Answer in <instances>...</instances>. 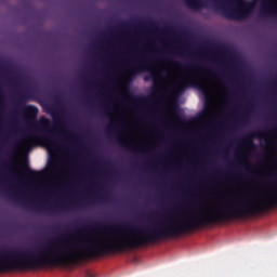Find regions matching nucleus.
I'll list each match as a JSON object with an SVG mask.
<instances>
[{"mask_svg": "<svg viewBox=\"0 0 277 277\" xmlns=\"http://www.w3.org/2000/svg\"><path fill=\"white\" fill-rule=\"evenodd\" d=\"M214 10L228 21L248 18L254 10V3L246 0H214Z\"/></svg>", "mask_w": 277, "mask_h": 277, "instance_id": "1", "label": "nucleus"}, {"mask_svg": "<svg viewBox=\"0 0 277 277\" xmlns=\"http://www.w3.org/2000/svg\"><path fill=\"white\" fill-rule=\"evenodd\" d=\"M51 121L49 118H41L34 130H29L23 136V142H44L48 146H58L60 141L53 130H49Z\"/></svg>", "mask_w": 277, "mask_h": 277, "instance_id": "2", "label": "nucleus"}, {"mask_svg": "<svg viewBox=\"0 0 277 277\" xmlns=\"http://www.w3.org/2000/svg\"><path fill=\"white\" fill-rule=\"evenodd\" d=\"M69 228H71V230H74V233H76V235H83V233H85V230H94V228H100V229H103V228H119L120 230H127L131 227L124 225V224H121V225H118V224H113V225H102V224H97V225H91V224H87L84 225V227H77V226H63V229L64 230H68Z\"/></svg>", "mask_w": 277, "mask_h": 277, "instance_id": "3", "label": "nucleus"}, {"mask_svg": "<svg viewBox=\"0 0 277 277\" xmlns=\"http://www.w3.org/2000/svg\"><path fill=\"white\" fill-rule=\"evenodd\" d=\"M190 85L198 88L199 90H201V92H203V94H207L208 92L207 84L200 81L199 77H188L186 79L180 80L177 84V90H185V88H190Z\"/></svg>", "mask_w": 277, "mask_h": 277, "instance_id": "4", "label": "nucleus"}, {"mask_svg": "<svg viewBox=\"0 0 277 277\" xmlns=\"http://www.w3.org/2000/svg\"><path fill=\"white\" fill-rule=\"evenodd\" d=\"M21 109L25 115L26 120L30 122L36 120V118H38V114L40 113V109H38V107L34 105L22 106Z\"/></svg>", "mask_w": 277, "mask_h": 277, "instance_id": "5", "label": "nucleus"}, {"mask_svg": "<svg viewBox=\"0 0 277 277\" xmlns=\"http://www.w3.org/2000/svg\"><path fill=\"white\" fill-rule=\"evenodd\" d=\"M50 116L54 120V122H58L60 127H64V118L62 117V113L57 110L55 107H50L48 109Z\"/></svg>", "mask_w": 277, "mask_h": 277, "instance_id": "6", "label": "nucleus"}, {"mask_svg": "<svg viewBox=\"0 0 277 277\" xmlns=\"http://www.w3.org/2000/svg\"><path fill=\"white\" fill-rule=\"evenodd\" d=\"M145 68H146L145 65L134 64L132 67H130L128 69V76L129 77H135V75H138V72H144Z\"/></svg>", "mask_w": 277, "mask_h": 277, "instance_id": "7", "label": "nucleus"}, {"mask_svg": "<svg viewBox=\"0 0 277 277\" xmlns=\"http://www.w3.org/2000/svg\"><path fill=\"white\" fill-rule=\"evenodd\" d=\"M260 135L261 132L248 134L247 136H245V143L247 144V146H249V148H251V150H254V148H256V144H254V137H259Z\"/></svg>", "mask_w": 277, "mask_h": 277, "instance_id": "8", "label": "nucleus"}, {"mask_svg": "<svg viewBox=\"0 0 277 277\" xmlns=\"http://www.w3.org/2000/svg\"><path fill=\"white\" fill-rule=\"evenodd\" d=\"M185 4L190 10H200V8H205V3L201 0H185Z\"/></svg>", "mask_w": 277, "mask_h": 277, "instance_id": "9", "label": "nucleus"}, {"mask_svg": "<svg viewBox=\"0 0 277 277\" xmlns=\"http://www.w3.org/2000/svg\"><path fill=\"white\" fill-rule=\"evenodd\" d=\"M13 198L15 200H17V202H19V205L22 207H31L32 209H44V207L42 206H35L31 201L27 200V199H23V198H16V196H13Z\"/></svg>", "mask_w": 277, "mask_h": 277, "instance_id": "10", "label": "nucleus"}, {"mask_svg": "<svg viewBox=\"0 0 277 277\" xmlns=\"http://www.w3.org/2000/svg\"><path fill=\"white\" fill-rule=\"evenodd\" d=\"M117 142L121 145V146H124L128 150H132L133 153H137V148L131 146V144H129V142H124L122 141V137L120 136H117L116 137Z\"/></svg>", "mask_w": 277, "mask_h": 277, "instance_id": "11", "label": "nucleus"}, {"mask_svg": "<svg viewBox=\"0 0 277 277\" xmlns=\"http://www.w3.org/2000/svg\"><path fill=\"white\" fill-rule=\"evenodd\" d=\"M23 170L24 172H26L27 176H31V177L40 176L39 172L31 170L27 164L23 167Z\"/></svg>", "mask_w": 277, "mask_h": 277, "instance_id": "12", "label": "nucleus"}, {"mask_svg": "<svg viewBox=\"0 0 277 277\" xmlns=\"http://www.w3.org/2000/svg\"><path fill=\"white\" fill-rule=\"evenodd\" d=\"M129 96H130V98L133 101V103H144V101H146V98H144V97H137V96H135V95H133V94H130Z\"/></svg>", "mask_w": 277, "mask_h": 277, "instance_id": "13", "label": "nucleus"}, {"mask_svg": "<svg viewBox=\"0 0 277 277\" xmlns=\"http://www.w3.org/2000/svg\"><path fill=\"white\" fill-rule=\"evenodd\" d=\"M242 120H245V121L250 120V108H247L245 110V114H242Z\"/></svg>", "mask_w": 277, "mask_h": 277, "instance_id": "14", "label": "nucleus"}, {"mask_svg": "<svg viewBox=\"0 0 277 277\" xmlns=\"http://www.w3.org/2000/svg\"><path fill=\"white\" fill-rule=\"evenodd\" d=\"M107 133H116L118 130L116 129V123H113L110 124L108 128H107Z\"/></svg>", "mask_w": 277, "mask_h": 277, "instance_id": "15", "label": "nucleus"}, {"mask_svg": "<svg viewBox=\"0 0 277 277\" xmlns=\"http://www.w3.org/2000/svg\"><path fill=\"white\" fill-rule=\"evenodd\" d=\"M261 14H263V16H265V14H272L269 5H264L263 10L261 11Z\"/></svg>", "mask_w": 277, "mask_h": 277, "instance_id": "16", "label": "nucleus"}, {"mask_svg": "<svg viewBox=\"0 0 277 277\" xmlns=\"http://www.w3.org/2000/svg\"><path fill=\"white\" fill-rule=\"evenodd\" d=\"M185 70H197L198 67H196L195 65L193 66H184Z\"/></svg>", "mask_w": 277, "mask_h": 277, "instance_id": "17", "label": "nucleus"}, {"mask_svg": "<svg viewBox=\"0 0 277 277\" xmlns=\"http://www.w3.org/2000/svg\"><path fill=\"white\" fill-rule=\"evenodd\" d=\"M64 237H69V239H72V238H75V234H72V233H70V232H66V233L64 234Z\"/></svg>", "mask_w": 277, "mask_h": 277, "instance_id": "18", "label": "nucleus"}, {"mask_svg": "<svg viewBox=\"0 0 277 277\" xmlns=\"http://www.w3.org/2000/svg\"><path fill=\"white\" fill-rule=\"evenodd\" d=\"M104 116H107V118H110L111 114L107 110H104Z\"/></svg>", "mask_w": 277, "mask_h": 277, "instance_id": "19", "label": "nucleus"}, {"mask_svg": "<svg viewBox=\"0 0 277 277\" xmlns=\"http://www.w3.org/2000/svg\"><path fill=\"white\" fill-rule=\"evenodd\" d=\"M121 27H129V23H127V22H121Z\"/></svg>", "mask_w": 277, "mask_h": 277, "instance_id": "20", "label": "nucleus"}, {"mask_svg": "<svg viewBox=\"0 0 277 277\" xmlns=\"http://www.w3.org/2000/svg\"><path fill=\"white\" fill-rule=\"evenodd\" d=\"M11 174H12L13 179H16V181H18V175L14 174V171H11Z\"/></svg>", "mask_w": 277, "mask_h": 277, "instance_id": "21", "label": "nucleus"}, {"mask_svg": "<svg viewBox=\"0 0 277 277\" xmlns=\"http://www.w3.org/2000/svg\"><path fill=\"white\" fill-rule=\"evenodd\" d=\"M22 103H25V97H23V96L19 98V107H21Z\"/></svg>", "mask_w": 277, "mask_h": 277, "instance_id": "22", "label": "nucleus"}, {"mask_svg": "<svg viewBox=\"0 0 277 277\" xmlns=\"http://www.w3.org/2000/svg\"><path fill=\"white\" fill-rule=\"evenodd\" d=\"M271 0H262L264 3H269Z\"/></svg>", "mask_w": 277, "mask_h": 277, "instance_id": "23", "label": "nucleus"}, {"mask_svg": "<svg viewBox=\"0 0 277 277\" xmlns=\"http://www.w3.org/2000/svg\"><path fill=\"white\" fill-rule=\"evenodd\" d=\"M5 168H10V164L9 163H4Z\"/></svg>", "mask_w": 277, "mask_h": 277, "instance_id": "24", "label": "nucleus"}, {"mask_svg": "<svg viewBox=\"0 0 277 277\" xmlns=\"http://www.w3.org/2000/svg\"><path fill=\"white\" fill-rule=\"evenodd\" d=\"M88 277H95V276H94V275H92V274H89V275H88Z\"/></svg>", "mask_w": 277, "mask_h": 277, "instance_id": "25", "label": "nucleus"}, {"mask_svg": "<svg viewBox=\"0 0 277 277\" xmlns=\"http://www.w3.org/2000/svg\"><path fill=\"white\" fill-rule=\"evenodd\" d=\"M17 146H21V143H18Z\"/></svg>", "mask_w": 277, "mask_h": 277, "instance_id": "26", "label": "nucleus"}, {"mask_svg": "<svg viewBox=\"0 0 277 277\" xmlns=\"http://www.w3.org/2000/svg\"><path fill=\"white\" fill-rule=\"evenodd\" d=\"M153 79H155V76H153Z\"/></svg>", "mask_w": 277, "mask_h": 277, "instance_id": "27", "label": "nucleus"}]
</instances>
